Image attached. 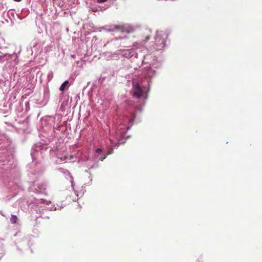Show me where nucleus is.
Returning <instances> with one entry per match:
<instances>
[{"label":"nucleus","instance_id":"f257e3e1","mask_svg":"<svg viewBox=\"0 0 262 262\" xmlns=\"http://www.w3.org/2000/svg\"><path fill=\"white\" fill-rule=\"evenodd\" d=\"M168 34L162 31H158L155 37V48L157 50H161L165 45V39L167 38Z\"/></svg>","mask_w":262,"mask_h":262},{"label":"nucleus","instance_id":"f03ea898","mask_svg":"<svg viewBox=\"0 0 262 262\" xmlns=\"http://www.w3.org/2000/svg\"><path fill=\"white\" fill-rule=\"evenodd\" d=\"M143 91L138 83L135 85V91L134 92L133 96L137 98H139L142 96Z\"/></svg>","mask_w":262,"mask_h":262},{"label":"nucleus","instance_id":"7ed1b4c3","mask_svg":"<svg viewBox=\"0 0 262 262\" xmlns=\"http://www.w3.org/2000/svg\"><path fill=\"white\" fill-rule=\"evenodd\" d=\"M112 27H113L112 29H111L112 31H113L114 30L119 31L121 32L126 31L125 26L123 25H116L112 26Z\"/></svg>","mask_w":262,"mask_h":262},{"label":"nucleus","instance_id":"20e7f679","mask_svg":"<svg viewBox=\"0 0 262 262\" xmlns=\"http://www.w3.org/2000/svg\"><path fill=\"white\" fill-rule=\"evenodd\" d=\"M69 83V81L68 80L65 81L60 86L59 90L61 91H63L66 88V86Z\"/></svg>","mask_w":262,"mask_h":262},{"label":"nucleus","instance_id":"39448f33","mask_svg":"<svg viewBox=\"0 0 262 262\" xmlns=\"http://www.w3.org/2000/svg\"><path fill=\"white\" fill-rule=\"evenodd\" d=\"M17 220V217L16 215H11L10 221L13 223H15L16 222V221Z\"/></svg>","mask_w":262,"mask_h":262},{"label":"nucleus","instance_id":"423d86ee","mask_svg":"<svg viewBox=\"0 0 262 262\" xmlns=\"http://www.w3.org/2000/svg\"><path fill=\"white\" fill-rule=\"evenodd\" d=\"M98 158L99 160L103 161L104 159H105L106 156H105V155L104 156H99Z\"/></svg>","mask_w":262,"mask_h":262},{"label":"nucleus","instance_id":"0eeeda50","mask_svg":"<svg viewBox=\"0 0 262 262\" xmlns=\"http://www.w3.org/2000/svg\"><path fill=\"white\" fill-rule=\"evenodd\" d=\"M102 149L101 148H97L96 150V152L97 153V154H100L101 152H102Z\"/></svg>","mask_w":262,"mask_h":262},{"label":"nucleus","instance_id":"6e6552de","mask_svg":"<svg viewBox=\"0 0 262 262\" xmlns=\"http://www.w3.org/2000/svg\"><path fill=\"white\" fill-rule=\"evenodd\" d=\"M150 38V35H147L145 37V39L144 40V41H145V42L147 41H148Z\"/></svg>","mask_w":262,"mask_h":262},{"label":"nucleus","instance_id":"1a4fd4ad","mask_svg":"<svg viewBox=\"0 0 262 262\" xmlns=\"http://www.w3.org/2000/svg\"><path fill=\"white\" fill-rule=\"evenodd\" d=\"M107 0H97L98 3H101L107 1Z\"/></svg>","mask_w":262,"mask_h":262},{"label":"nucleus","instance_id":"9d476101","mask_svg":"<svg viewBox=\"0 0 262 262\" xmlns=\"http://www.w3.org/2000/svg\"><path fill=\"white\" fill-rule=\"evenodd\" d=\"M14 1L15 2H20L21 0H14Z\"/></svg>","mask_w":262,"mask_h":262}]
</instances>
